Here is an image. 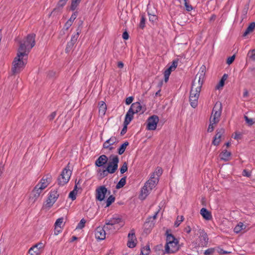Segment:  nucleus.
I'll list each match as a JSON object with an SVG mask.
<instances>
[{
	"label": "nucleus",
	"mask_w": 255,
	"mask_h": 255,
	"mask_svg": "<svg viewBox=\"0 0 255 255\" xmlns=\"http://www.w3.org/2000/svg\"><path fill=\"white\" fill-rule=\"evenodd\" d=\"M166 244L164 254H174L180 249L179 241L173 235L169 234L168 231L166 232Z\"/></svg>",
	"instance_id": "1"
},
{
	"label": "nucleus",
	"mask_w": 255,
	"mask_h": 255,
	"mask_svg": "<svg viewBox=\"0 0 255 255\" xmlns=\"http://www.w3.org/2000/svg\"><path fill=\"white\" fill-rule=\"evenodd\" d=\"M35 36L34 33L28 34L23 40L20 41L18 51L28 55L30 50L35 45Z\"/></svg>",
	"instance_id": "2"
},
{
	"label": "nucleus",
	"mask_w": 255,
	"mask_h": 255,
	"mask_svg": "<svg viewBox=\"0 0 255 255\" xmlns=\"http://www.w3.org/2000/svg\"><path fill=\"white\" fill-rule=\"evenodd\" d=\"M27 55L17 51V56L14 59L11 68V72L13 75L19 73L24 68L26 60L24 59V57Z\"/></svg>",
	"instance_id": "3"
},
{
	"label": "nucleus",
	"mask_w": 255,
	"mask_h": 255,
	"mask_svg": "<svg viewBox=\"0 0 255 255\" xmlns=\"http://www.w3.org/2000/svg\"><path fill=\"white\" fill-rule=\"evenodd\" d=\"M222 106L220 102H217L215 103L214 107L213 109L212 115L210 118V124L209 126L207 131L211 132L213 131L214 127V124L218 123L220 119V117L222 113Z\"/></svg>",
	"instance_id": "4"
},
{
	"label": "nucleus",
	"mask_w": 255,
	"mask_h": 255,
	"mask_svg": "<svg viewBox=\"0 0 255 255\" xmlns=\"http://www.w3.org/2000/svg\"><path fill=\"white\" fill-rule=\"evenodd\" d=\"M158 181L159 178L154 177V173H152L150 175L149 179L146 182L141 189L140 195L141 199H144L146 197L152 189L155 187Z\"/></svg>",
	"instance_id": "5"
},
{
	"label": "nucleus",
	"mask_w": 255,
	"mask_h": 255,
	"mask_svg": "<svg viewBox=\"0 0 255 255\" xmlns=\"http://www.w3.org/2000/svg\"><path fill=\"white\" fill-rule=\"evenodd\" d=\"M109 162L107 165V170L109 173L113 174L116 172L118 167L119 158L118 155H111L109 157Z\"/></svg>",
	"instance_id": "6"
},
{
	"label": "nucleus",
	"mask_w": 255,
	"mask_h": 255,
	"mask_svg": "<svg viewBox=\"0 0 255 255\" xmlns=\"http://www.w3.org/2000/svg\"><path fill=\"white\" fill-rule=\"evenodd\" d=\"M59 196V194L57 189L51 190L44 205L45 207L48 209H50L55 203Z\"/></svg>",
	"instance_id": "7"
},
{
	"label": "nucleus",
	"mask_w": 255,
	"mask_h": 255,
	"mask_svg": "<svg viewBox=\"0 0 255 255\" xmlns=\"http://www.w3.org/2000/svg\"><path fill=\"white\" fill-rule=\"evenodd\" d=\"M71 174V171L69 168L67 167L64 168L58 178V185L63 186L66 184L69 181Z\"/></svg>",
	"instance_id": "8"
},
{
	"label": "nucleus",
	"mask_w": 255,
	"mask_h": 255,
	"mask_svg": "<svg viewBox=\"0 0 255 255\" xmlns=\"http://www.w3.org/2000/svg\"><path fill=\"white\" fill-rule=\"evenodd\" d=\"M199 88H197L196 90L193 89H191L189 97L190 105L193 108H195L198 105V99L200 95Z\"/></svg>",
	"instance_id": "9"
},
{
	"label": "nucleus",
	"mask_w": 255,
	"mask_h": 255,
	"mask_svg": "<svg viewBox=\"0 0 255 255\" xmlns=\"http://www.w3.org/2000/svg\"><path fill=\"white\" fill-rule=\"evenodd\" d=\"M159 122L158 117L152 115L149 117L147 120L146 128L149 130H154L156 128L157 124Z\"/></svg>",
	"instance_id": "10"
},
{
	"label": "nucleus",
	"mask_w": 255,
	"mask_h": 255,
	"mask_svg": "<svg viewBox=\"0 0 255 255\" xmlns=\"http://www.w3.org/2000/svg\"><path fill=\"white\" fill-rule=\"evenodd\" d=\"M108 190L105 186H101L96 190L95 197L97 201H103L105 200Z\"/></svg>",
	"instance_id": "11"
},
{
	"label": "nucleus",
	"mask_w": 255,
	"mask_h": 255,
	"mask_svg": "<svg viewBox=\"0 0 255 255\" xmlns=\"http://www.w3.org/2000/svg\"><path fill=\"white\" fill-rule=\"evenodd\" d=\"M80 32L81 30L78 27L77 29L76 33L72 35L70 41L68 42L67 44V46L65 49V51L66 53H68L72 49L74 44L77 40Z\"/></svg>",
	"instance_id": "12"
},
{
	"label": "nucleus",
	"mask_w": 255,
	"mask_h": 255,
	"mask_svg": "<svg viewBox=\"0 0 255 255\" xmlns=\"http://www.w3.org/2000/svg\"><path fill=\"white\" fill-rule=\"evenodd\" d=\"M203 78L204 75L202 74H200L199 76L198 74H197L194 80L192 82L191 88L196 90V88L199 87L200 91Z\"/></svg>",
	"instance_id": "13"
},
{
	"label": "nucleus",
	"mask_w": 255,
	"mask_h": 255,
	"mask_svg": "<svg viewBox=\"0 0 255 255\" xmlns=\"http://www.w3.org/2000/svg\"><path fill=\"white\" fill-rule=\"evenodd\" d=\"M106 231L105 228L102 227H98L95 230V237L98 241L104 240L106 238Z\"/></svg>",
	"instance_id": "14"
},
{
	"label": "nucleus",
	"mask_w": 255,
	"mask_h": 255,
	"mask_svg": "<svg viewBox=\"0 0 255 255\" xmlns=\"http://www.w3.org/2000/svg\"><path fill=\"white\" fill-rule=\"evenodd\" d=\"M128 242L127 246L130 248H134L136 245V238L135 236V231L133 229L130 230L128 234Z\"/></svg>",
	"instance_id": "15"
},
{
	"label": "nucleus",
	"mask_w": 255,
	"mask_h": 255,
	"mask_svg": "<svg viewBox=\"0 0 255 255\" xmlns=\"http://www.w3.org/2000/svg\"><path fill=\"white\" fill-rule=\"evenodd\" d=\"M42 247L43 245L42 243L37 244L29 249L28 253L30 255H40Z\"/></svg>",
	"instance_id": "16"
},
{
	"label": "nucleus",
	"mask_w": 255,
	"mask_h": 255,
	"mask_svg": "<svg viewBox=\"0 0 255 255\" xmlns=\"http://www.w3.org/2000/svg\"><path fill=\"white\" fill-rule=\"evenodd\" d=\"M129 109L132 111L134 114L138 113L142 114L145 111V108L141 106L139 102L132 103Z\"/></svg>",
	"instance_id": "17"
},
{
	"label": "nucleus",
	"mask_w": 255,
	"mask_h": 255,
	"mask_svg": "<svg viewBox=\"0 0 255 255\" xmlns=\"http://www.w3.org/2000/svg\"><path fill=\"white\" fill-rule=\"evenodd\" d=\"M43 189L36 185L31 192L30 199L35 202L39 197Z\"/></svg>",
	"instance_id": "18"
},
{
	"label": "nucleus",
	"mask_w": 255,
	"mask_h": 255,
	"mask_svg": "<svg viewBox=\"0 0 255 255\" xmlns=\"http://www.w3.org/2000/svg\"><path fill=\"white\" fill-rule=\"evenodd\" d=\"M51 180V176L47 175L46 176H44L37 185L39 186L40 188L44 190L49 184Z\"/></svg>",
	"instance_id": "19"
},
{
	"label": "nucleus",
	"mask_w": 255,
	"mask_h": 255,
	"mask_svg": "<svg viewBox=\"0 0 255 255\" xmlns=\"http://www.w3.org/2000/svg\"><path fill=\"white\" fill-rule=\"evenodd\" d=\"M108 160V157L104 154L100 155L95 161V165L97 167H102L106 164Z\"/></svg>",
	"instance_id": "20"
},
{
	"label": "nucleus",
	"mask_w": 255,
	"mask_h": 255,
	"mask_svg": "<svg viewBox=\"0 0 255 255\" xmlns=\"http://www.w3.org/2000/svg\"><path fill=\"white\" fill-rule=\"evenodd\" d=\"M225 130L223 128H220L217 130V133L213 140L212 143L214 145H218L220 142L221 137L222 134L224 133Z\"/></svg>",
	"instance_id": "21"
},
{
	"label": "nucleus",
	"mask_w": 255,
	"mask_h": 255,
	"mask_svg": "<svg viewBox=\"0 0 255 255\" xmlns=\"http://www.w3.org/2000/svg\"><path fill=\"white\" fill-rule=\"evenodd\" d=\"M122 221V219L117 216H113L112 218L110 219H107L106 220V225H115L116 226H118V224L120 223Z\"/></svg>",
	"instance_id": "22"
},
{
	"label": "nucleus",
	"mask_w": 255,
	"mask_h": 255,
	"mask_svg": "<svg viewBox=\"0 0 255 255\" xmlns=\"http://www.w3.org/2000/svg\"><path fill=\"white\" fill-rule=\"evenodd\" d=\"M200 214L203 218L207 220H210L212 218L211 212L205 208H203L201 209Z\"/></svg>",
	"instance_id": "23"
},
{
	"label": "nucleus",
	"mask_w": 255,
	"mask_h": 255,
	"mask_svg": "<svg viewBox=\"0 0 255 255\" xmlns=\"http://www.w3.org/2000/svg\"><path fill=\"white\" fill-rule=\"evenodd\" d=\"M231 153L227 150H224L220 154V157L221 160L228 161L231 159Z\"/></svg>",
	"instance_id": "24"
},
{
	"label": "nucleus",
	"mask_w": 255,
	"mask_h": 255,
	"mask_svg": "<svg viewBox=\"0 0 255 255\" xmlns=\"http://www.w3.org/2000/svg\"><path fill=\"white\" fill-rule=\"evenodd\" d=\"M68 0H59L56 7L53 10L52 12L61 11L63 7L65 5Z\"/></svg>",
	"instance_id": "25"
},
{
	"label": "nucleus",
	"mask_w": 255,
	"mask_h": 255,
	"mask_svg": "<svg viewBox=\"0 0 255 255\" xmlns=\"http://www.w3.org/2000/svg\"><path fill=\"white\" fill-rule=\"evenodd\" d=\"M133 114L134 113H133V112L131 111L130 109H129L126 115V117L124 124L128 125L131 121V120L133 119Z\"/></svg>",
	"instance_id": "26"
},
{
	"label": "nucleus",
	"mask_w": 255,
	"mask_h": 255,
	"mask_svg": "<svg viewBox=\"0 0 255 255\" xmlns=\"http://www.w3.org/2000/svg\"><path fill=\"white\" fill-rule=\"evenodd\" d=\"M199 232L201 236V241L202 242V245H205L208 242V238L207 234L204 232L203 230H199Z\"/></svg>",
	"instance_id": "27"
},
{
	"label": "nucleus",
	"mask_w": 255,
	"mask_h": 255,
	"mask_svg": "<svg viewBox=\"0 0 255 255\" xmlns=\"http://www.w3.org/2000/svg\"><path fill=\"white\" fill-rule=\"evenodd\" d=\"M107 110V105L106 103L101 101L99 103V112L102 115H105Z\"/></svg>",
	"instance_id": "28"
},
{
	"label": "nucleus",
	"mask_w": 255,
	"mask_h": 255,
	"mask_svg": "<svg viewBox=\"0 0 255 255\" xmlns=\"http://www.w3.org/2000/svg\"><path fill=\"white\" fill-rule=\"evenodd\" d=\"M255 29V22H251L249 26L246 29V31L244 33L243 36H246L248 34H249L251 32H252L254 29Z\"/></svg>",
	"instance_id": "29"
},
{
	"label": "nucleus",
	"mask_w": 255,
	"mask_h": 255,
	"mask_svg": "<svg viewBox=\"0 0 255 255\" xmlns=\"http://www.w3.org/2000/svg\"><path fill=\"white\" fill-rule=\"evenodd\" d=\"M246 226L243 223L240 222L235 228L234 231L236 233H239L241 231L245 229Z\"/></svg>",
	"instance_id": "30"
},
{
	"label": "nucleus",
	"mask_w": 255,
	"mask_h": 255,
	"mask_svg": "<svg viewBox=\"0 0 255 255\" xmlns=\"http://www.w3.org/2000/svg\"><path fill=\"white\" fill-rule=\"evenodd\" d=\"M104 228L105 230L110 231V233H113L116 230L119 229V226H116L115 225L111 226V225H106V224L104 225Z\"/></svg>",
	"instance_id": "31"
},
{
	"label": "nucleus",
	"mask_w": 255,
	"mask_h": 255,
	"mask_svg": "<svg viewBox=\"0 0 255 255\" xmlns=\"http://www.w3.org/2000/svg\"><path fill=\"white\" fill-rule=\"evenodd\" d=\"M81 0H71L70 9L72 11L75 10L79 5Z\"/></svg>",
	"instance_id": "32"
},
{
	"label": "nucleus",
	"mask_w": 255,
	"mask_h": 255,
	"mask_svg": "<svg viewBox=\"0 0 255 255\" xmlns=\"http://www.w3.org/2000/svg\"><path fill=\"white\" fill-rule=\"evenodd\" d=\"M79 181L78 182V183H76V185L75 186L74 189L73 191H71L69 195V197L71 198V199L73 201L76 199V194L77 192H76V190L77 188V185L79 184Z\"/></svg>",
	"instance_id": "33"
},
{
	"label": "nucleus",
	"mask_w": 255,
	"mask_h": 255,
	"mask_svg": "<svg viewBox=\"0 0 255 255\" xmlns=\"http://www.w3.org/2000/svg\"><path fill=\"white\" fill-rule=\"evenodd\" d=\"M128 145V141L125 142L123 144L121 145L120 147L118 149V153L120 155H122L125 152L127 146Z\"/></svg>",
	"instance_id": "34"
},
{
	"label": "nucleus",
	"mask_w": 255,
	"mask_h": 255,
	"mask_svg": "<svg viewBox=\"0 0 255 255\" xmlns=\"http://www.w3.org/2000/svg\"><path fill=\"white\" fill-rule=\"evenodd\" d=\"M126 183V177L122 178L116 185V188L120 189L124 186Z\"/></svg>",
	"instance_id": "35"
},
{
	"label": "nucleus",
	"mask_w": 255,
	"mask_h": 255,
	"mask_svg": "<svg viewBox=\"0 0 255 255\" xmlns=\"http://www.w3.org/2000/svg\"><path fill=\"white\" fill-rule=\"evenodd\" d=\"M150 250L149 245H146L141 249V254L142 255H148Z\"/></svg>",
	"instance_id": "36"
},
{
	"label": "nucleus",
	"mask_w": 255,
	"mask_h": 255,
	"mask_svg": "<svg viewBox=\"0 0 255 255\" xmlns=\"http://www.w3.org/2000/svg\"><path fill=\"white\" fill-rule=\"evenodd\" d=\"M115 200V197L113 195H110L106 201V207H109Z\"/></svg>",
	"instance_id": "37"
},
{
	"label": "nucleus",
	"mask_w": 255,
	"mask_h": 255,
	"mask_svg": "<svg viewBox=\"0 0 255 255\" xmlns=\"http://www.w3.org/2000/svg\"><path fill=\"white\" fill-rule=\"evenodd\" d=\"M140 17L141 18L139 23V27L141 29H143L145 25V17L144 14H141Z\"/></svg>",
	"instance_id": "38"
},
{
	"label": "nucleus",
	"mask_w": 255,
	"mask_h": 255,
	"mask_svg": "<svg viewBox=\"0 0 255 255\" xmlns=\"http://www.w3.org/2000/svg\"><path fill=\"white\" fill-rule=\"evenodd\" d=\"M177 63H178L177 61H176V60L173 61L171 65L168 68H167L165 71H168V72H169V73L171 74V71L174 70L177 66Z\"/></svg>",
	"instance_id": "39"
},
{
	"label": "nucleus",
	"mask_w": 255,
	"mask_h": 255,
	"mask_svg": "<svg viewBox=\"0 0 255 255\" xmlns=\"http://www.w3.org/2000/svg\"><path fill=\"white\" fill-rule=\"evenodd\" d=\"M103 147L104 148L108 149L109 150L112 151L114 149V147L109 142L106 141L104 142Z\"/></svg>",
	"instance_id": "40"
},
{
	"label": "nucleus",
	"mask_w": 255,
	"mask_h": 255,
	"mask_svg": "<svg viewBox=\"0 0 255 255\" xmlns=\"http://www.w3.org/2000/svg\"><path fill=\"white\" fill-rule=\"evenodd\" d=\"M184 220V217L183 216H178L176 221L174 223V226L177 227L179 226L182 222Z\"/></svg>",
	"instance_id": "41"
},
{
	"label": "nucleus",
	"mask_w": 255,
	"mask_h": 255,
	"mask_svg": "<svg viewBox=\"0 0 255 255\" xmlns=\"http://www.w3.org/2000/svg\"><path fill=\"white\" fill-rule=\"evenodd\" d=\"M63 223V218H60L58 219L56 222L55 223V226L56 227V228H61V225Z\"/></svg>",
	"instance_id": "42"
},
{
	"label": "nucleus",
	"mask_w": 255,
	"mask_h": 255,
	"mask_svg": "<svg viewBox=\"0 0 255 255\" xmlns=\"http://www.w3.org/2000/svg\"><path fill=\"white\" fill-rule=\"evenodd\" d=\"M184 1V6L186 10L188 11H190L193 9V7L188 2L187 0H183Z\"/></svg>",
	"instance_id": "43"
},
{
	"label": "nucleus",
	"mask_w": 255,
	"mask_h": 255,
	"mask_svg": "<svg viewBox=\"0 0 255 255\" xmlns=\"http://www.w3.org/2000/svg\"><path fill=\"white\" fill-rule=\"evenodd\" d=\"M85 223H86L85 220L84 219H81V221H80V222L78 224L76 229H83L85 226Z\"/></svg>",
	"instance_id": "44"
},
{
	"label": "nucleus",
	"mask_w": 255,
	"mask_h": 255,
	"mask_svg": "<svg viewBox=\"0 0 255 255\" xmlns=\"http://www.w3.org/2000/svg\"><path fill=\"white\" fill-rule=\"evenodd\" d=\"M109 142L112 145H114L118 142V140L115 136H112L110 138L106 140Z\"/></svg>",
	"instance_id": "45"
},
{
	"label": "nucleus",
	"mask_w": 255,
	"mask_h": 255,
	"mask_svg": "<svg viewBox=\"0 0 255 255\" xmlns=\"http://www.w3.org/2000/svg\"><path fill=\"white\" fill-rule=\"evenodd\" d=\"M248 56L253 61H255V49L250 50L248 54Z\"/></svg>",
	"instance_id": "46"
},
{
	"label": "nucleus",
	"mask_w": 255,
	"mask_h": 255,
	"mask_svg": "<svg viewBox=\"0 0 255 255\" xmlns=\"http://www.w3.org/2000/svg\"><path fill=\"white\" fill-rule=\"evenodd\" d=\"M128 170V164L126 162H125L123 164L122 166L120 168V172L121 174H124Z\"/></svg>",
	"instance_id": "47"
},
{
	"label": "nucleus",
	"mask_w": 255,
	"mask_h": 255,
	"mask_svg": "<svg viewBox=\"0 0 255 255\" xmlns=\"http://www.w3.org/2000/svg\"><path fill=\"white\" fill-rule=\"evenodd\" d=\"M244 118L247 124H248L249 126H251L254 124V122L253 121V119H250L246 116H244Z\"/></svg>",
	"instance_id": "48"
},
{
	"label": "nucleus",
	"mask_w": 255,
	"mask_h": 255,
	"mask_svg": "<svg viewBox=\"0 0 255 255\" xmlns=\"http://www.w3.org/2000/svg\"><path fill=\"white\" fill-rule=\"evenodd\" d=\"M154 175L156 174L157 175V177H158L159 178V177L162 174V169L161 167H158L155 172H154Z\"/></svg>",
	"instance_id": "49"
},
{
	"label": "nucleus",
	"mask_w": 255,
	"mask_h": 255,
	"mask_svg": "<svg viewBox=\"0 0 255 255\" xmlns=\"http://www.w3.org/2000/svg\"><path fill=\"white\" fill-rule=\"evenodd\" d=\"M155 252H156L157 253H159V252L160 251H162L163 252V253L164 254V251L163 250V246H162V244H159V245H158L156 246H155Z\"/></svg>",
	"instance_id": "50"
},
{
	"label": "nucleus",
	"mask_w": 255,
	"mask_h": 255,
	"mask_svg": "<svg viewBox=\"0 0 255 255\" xmlns=\"http://www.w3.org/2000/svg\"><path fill=\"white\" fill-rule=\"evenodd\" d=\"M215 252V249L214 248H210L206 250L204 252L205 255H212Z\"/></svg>",
	"instance_id": "51"
},
{
	"label": "nucleus",
	"mask_w": 255,
	"mask_h": 255,
	"mask_svg": "<svg viewBox=\"0 0 255 255\" xmlns=\"http://www.w3.org/2000/svg\"><path fill=\"white\" fill-rule=\"evenodd\" d=\"M77 14V11L74 12L68 20H71V22L73 23L74 20L76 18Z\"/></svg>",
	"instance_id": "52"
},
{
	"label": "nucleus",
	"mask_w": 255,
	"mask_h": 255,
	"mask_svg": "<svg viewBox=\"0 0 255 255\" xmlns=\"http://www.w3.org/2000/svg\"><path fill=\"white\" fill-rule=\"evenodd\" d=\"M72 22H71V20H67L66 23L65 24L64 26V29H65L66 30H67L72 25Z\"/></svg>",
	"instance_id": "53"
},
{
	"label": "nucleus",
	"mask_w": 255,
	"mask_h": 255,
	"mask_svg": "<svg viewBox=\"0 0 255 255\" xmlns=\"http://www.w3.org/2000/svg\"><path fill=\"white\" fill-rule=\"evenodd\" d=\"M170 73L168 71H165L164 73V81L165 82H167L169 79V76Z\"/></svg>",
	"instance_id": "54"
},
{
	"label": "nucleus",
	"mask_w": 255,
	"mask_h": 255,
	"mask_svg": "<svg viewBox=\"0 0 255 255\" xmlns=\"http://www.w3.org/2000/svg\"><path fill=\"white\" fill-rule=\"evenodd\" d=\"M109 173L108 170H107V167L106 169L103 170L100 173V176L102 177H105L108 175V174Z\"/></svg>",
	"instance_id": "55"
},
{
	"label": "nucleus",
	"mask_w": 255,
	"mask_h": 255,
	"mask_svg": "<svg viewBox=\"0 0 255 255\" xmlns=\"http://www.w3.org/2000/svg\"><path fill=\"white\" fill-rule=\"evenodd\" d=\"M56 112L54 111L52 112L48 117V119L50 121H52L56 117Z\"/></svg>",
	"instance_id": "56"
},
{
	"label": "nucleus",
	"mask_w": 255,
	"mask_h": 255,
	"mask_svg": "<svg viewBox=\"0 0 255 255\" xmlns=\"http://www.w3.org/2000/svg\"><path fill=\"white\" fill-rule=\"evenodd\" d=\"M235 58V55H233L231 57H229L227 59V63L229 65L232 64L233 63V62L234 61Z\"/></svg>",
	"instance_id": "57"
},
{
	"label": "nucleus",
	"mask_w": 255,
	"mask_h": 255,
	"mask_svg": "<svg viewBox=\"0 0 255 255\" xmlns=\"http://www.w3.org/2000/svg\"><path fill=\"white\" fill-rule=\"evenodd\" d=\"M133 100V98L132 97H129L127 98L126 100V104L128 105L130 104Z\"/></svg>",
	"instance_id": "58"
},
{
	"label": "nucleus",
	"mask_w": 255,
	"mask_h": 255,
	"mask_svg": "<svg viewBox=\"0 0 255 255\" xmlns=\"http://www.w3.org/2000/svg\"><path fill=\"white\" fill-rule=\"evenodd\" d=\"M225 82L220 80L218 84L216 86L217 89H219L220 88L223 87L224 85Z\"/></svg>",
	"instance_id": "59"
},
{
	"label": "nucleus",
	"mask_w": 255,
	"mask_h": 255,
	"mask_svg": "<svg viewBox=\"0 0 255 255\" xmlns=\"http://www.w3.org/2000/svg\"><path fill=\"white\" fill-rule=\"evenodd\" d=\"M149 19L150 21L154 22L157 19V17L155 15H149Z\"/></svg>",
	"instance_id": "60"
},
{
	"label": "nucleus",
	"mask_w": 255,
	"mask_h": 255,
	"mask_svg": "<svg viewBox=\"0 0 255 255\" xmlns=\"http://www.w3.org/2000/svg\"><path fill=\"white\" fill-rule=\"evenodd\" d=\"M128 125H127L126 124H124V128H123L121 132V135H124L126 133V132H127V126Z\"/></svg>",
	"instance_id": "61"
},
{
	"label": "nucleus",
	"mask_w": 255,
	"mask_h": 255,
	"mask_svg": "<svg viewBox=\"0 0 255 255\" xmlns=\"http://www.w3.org/2000/svg\"><path fill=\"white\" fill-rule=\"evenodd\" d=\"M243 175L244 176H246V177H250L251 175V174L250 172H249V171H248L246 169H244L243 171Z\"/></svg>",
	"instance_id": "62"
},
{
	"label": "nucleus",
	"mask_w": 255,
	"mask_h": 255,
	"mask_svg": "<svg viewBox=\"0 0 255 255\" xmlns=\"http://www.w3.org/2000/svg\"><path fill=\"white\" fill-rule=\"evenodd\" d=\"M123 38L125 40H127L128 39L129 35L127 31H125L123 32L122 35Z\"/></svg>",
	"instance_id": "63"
},
{
	"label": "nucleus",
	"mask_w": 255,
	"mask_h": 255,
	"mask_svg": "<svg viewBox=\"0 0 255 255\" xmlns=\"http://www.w3.org/2000/svg\"><path fill=\"white\" fill-rule=\"evenodd\" d=\"M61 232V228H56V227L55 226L54 229V234L57 235Z\"/></svg>",
	"instance_id": "64"
}]
</instances>
